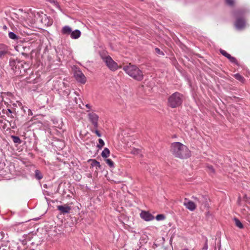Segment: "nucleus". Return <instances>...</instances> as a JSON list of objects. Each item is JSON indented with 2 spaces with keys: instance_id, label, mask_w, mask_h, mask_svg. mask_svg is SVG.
Returning a JSON list of instances; mask_svg holds the SVG:
<instances>
[{
  "instance_id": "1a4fd4ad",
  "label": "nucleus",
  "mask_w": 250,
  "mask_h": 250,
  "mask_svg": "<svg viewBox=\"0 0 250 250\" xmlns=\"http://www.w3.org/2000/svg\"><path fill=\"white\" fill-rule=\"evenodd\" d=\"M74 77L76 81L81 83H84L86 79L83 74L80 70H76L74 73Z\"/></svg>"
},
{
  "instance_id": "473e14b6",
  "label": "nucleus",
  "mask_w": 250,
  "mask_h": 250,
  "mask_svg": "<svg viewBox=\"0 0 250 250\" xmlns=\"http://www.w3.org/2000/svg\"><path fill=\"white\" fill-rule=\"evenodd\" d=\"M208 249V244L207 243H206L205 244V246H204L203 249L204 250H207Z\"/></svg>"
},
{
  "instance_id": "4be33fe9",
  "label": "nucleus",
  "mask_w": 250,
  "mask_h": 250,
  "mask_svg": "<svg viewBox=\"0 0 250 250\" xmlns=\"http://www.w3.org/2000/svg\"><path fill=\"white\" fill-rule=\"evenodd\" d=\"M35 177L36 178L40 180L42 178V174L40 173L39 170H35Z\"/></svg>"
},
{
  "instance_id": "a878e982",
  "label": "nucleus",
  "mask_w": 250,
  "mask_h": 250,
  "mask_svg": "<svg viewBox=\"0 0 250 250\" xmlns=\"http://www.w3.org/2000/svg\"><path fill=\"white\" fill-rule=\"evenodd\" d=\"M106 162L111 167H114V163L111 159H106Z\"/></svg>"
},
{
  "instance_id": "4c0bfd02",
  "label": "nucleus",
  "mask_w": 250,
  "mask_h": 250,
  "mask_svg": "<svg viewBox=\"0 0 250 250\" xmlns=\"http://www.w3.org/2000/svg\"><path fill=\"white\" fill-rule=\"evenodd\" d=\"M26 68V65H24V67L23 68V71H24V68Z\"/></svg>"
},
{
  "instance_id": "4468645a",
  "label": "nucleus",
  "mask_w": 250,
  "mask_h": 250,
  "mask_svg": "<svg viewBox=\"0 0 250 250\" xmlns=\"http://www.w3.org/2000/svg\"><path fill=\"white\" fill-rule=\"evenodd\" d=\"M81 32L79 30H75L73 31H72L70 34V37L74 39H78L80 37Z\"/></svg>"
},
{
  "instance_id": "58836bf2",
  "label": "nucleus",
  "mask_w": 250,
  "mask_h": 250,
  "mask_svg": "<svg viewBox=\"0 0 250 250\" xmlns=\"http://www.w3.org/2000/svg\"><path fill=\"white\" fill-rule=\"evenodd\" d=\"M2 250H6V249H3Z\"/></svg>"
},
{
  "instance_id": "9b49d317",
  "label": "nucleus",
  "mask_w": 250,
  "mask_h": 250,
  "mask_svg": "<svg viewBox=\"0 0 250 250\" xmlns=\"http://www.w3.org/2000/svg\"><path fill=\"white\" fill-rule=\"evenodd\" d=\"M187 208L190 211H193L196 208L195 203L191 201H189L185 198L183 203Z\"/></svg>"
},
{
  "instance_id": "412c9836",
  "label": "nucleus",
  "mask_w": 250,
  "mask_h": 250,
  "mask_svg": "<svg viewBox=\"0 0 250 250\" xmlns=\"http://www.w3.org/2000/svg\"><path fill=\"white\" fill-rule=\"evenodd\" d=\"M207 169L208 171V172L211 174H213L215 173V170L211 166H207Z\"/></svg>"
},
{
  "instance_id": "7ed1b4c3",
  "label": "nucleus",
  "mask_w": 250,
  "mask_h": 250,
  "mask_svg": "<svg viewBox=\"0 0 250 250\" xmlns=\"http://www.w3.org/2000/svg\"><path fill=\"white\" fill-rule=\"evenodd\" d=\"M182 102V95L178 92L172 94L168 98V105L172 108L179 106Z\"/></svg>"
},
{
  "instance_id": "5701e85b",
  "label": "nucleus",
  "mask_w": 250,
  "mask_h": 250,
  "mask_svg": "<svg viewBox=\"0 0 250 250\" xmlns=\"http://www.w3.org/2000/svg\"><path fill=\"white\" fill-rule=\"evenodd\" d=\"M165 218V216L163 214H158L156 216V219L157 221H162L164 220Z\"/></svg>"
},
{
  "instance_id": "dca6fc26",
  "label": "nucleus",
  "mask_w": 250,
  "mask_h": 250,
  "mask_svg": "<svg viewBox=\"0 0 250 250\" xmlns=\"http://www.w3.org/2000/svg\"><path fill=\"white\" fill-rule=\"evenodd\" d=\"M72 32L71 27L68 26H64L62 30V33L63 35H70Z\"/></svg>"
},
{
  "instance_id": "e433bc0d",
  "label": "nucleus",
  "mask_w": 250,
  "mask_h": 250,
  "mask_svg": "<svg viewBox=\"0 0 250 250\" xmlns=\"http://www.w3.org/2000/svg\"><path fill=\"white\" fill-rule=\"evenodd\" d=\"M181 250H189L187 248H185V249H182Z\"/></svg>"
},
{
  "instance_id": "b1692460",
  "label": "nucleus",
  "mask_w": 250,
  "mask_h": 250,
  "mask_svg": "<svg viewBox=\"0 0 250 250\" xmlns=\"http://www.w3.org/2000/svg\"><path fill=\"white\" fill-rule=\"evenodd\" d=\"M8 36L9 37L12 39H17L18 38L16 35L12 32H9Z\"/></svg>"
},
{
  "instance_id": "39448f33",
  "label": "nucleus",
  "mask_w": 250,
  "mask_h": 250,
  "mask_svg": "<svg viewBox=\"0 0 250 250\" xmlns=\"http://www.w3.org/2000/svg\"><path fill=\"white\" fill-rule=\"evenodd\" d=\"M103 60L107 67L111 71H115L119 68V65L109 56H103Z\"/></svg>"
},
{
  "instance_id": "0eeeda50",
  "label": "nucleus",
  "mask_w": 250,
  "mask_h": 250,
  "mask_svg": "<svg viewBox=\"0 0 250 250\" xmlns=\"http://www.w3.org/2000/svg\"><path fill=\"white\" fill-rule=\"evenodd\" d=\"M89 121L93 124L95 128L98 126L99 116L95 113L91 112L87 114Z\"/></svg>"
},
{
  "instance_id": "aec40b11",
  "label": "nucleus",
  "mask_w": 250,
  "mask_h": 250,
  "mask_svg": "<svg viewBox=\"0 0 250 250\" xmlns=\"http://www.w3.org/2000/svg\"><path fill=\"white\" fill-rule=\"evenodd\" d=\"M234 78L239 82L241 83H244L245 81V79L239 74H236L234 75Z\"/></svg>"
},
{
  "instance_id": "c85d7f7f",
  "label": "nucleus",
  "mask_w": 250,
  "mask_h": 250,
  "mask_svg": "<svg viewBox=\"0 0 250 250\" xmlns=\"http://www.w3.org/2000/svg\"><path fill=\"white\" fill-rule=\"evenodd\" d=\"M226 0L227 4L230 6L232 5L234 3V0Z\"/></svg>"
},
{
  "instance_id": "ddd939ff",
  "label": "nucleus",
  "mask_w": 250,
  "mask_h": 250,
  "mask_svg": "<svg viewBox=\"0 0 250 250\" xmlns=\"http://www.w3.org/2000/svg\"><path fill=\"white\" fill-rule=\"evenodd\" d=\"M8 52L7 47L4 44H0V59H2Z\"/></svg>"
},
{
  "instance_id": "f03ea898",
  "label": "nucleus",
  "mask_w": 250,
  "mask_h": 250,
  "mask_svg": "<svg viewBox=\"0 0 250 250\" xmlns=\"http://www.w3.org/2000/svg\"><path fill=\"white\" fill-rule=\"evenodd\" d=\"M123 69L127 75L137 81L143 79L142 72L135 65L129 64L124 67Z\"/></svg>"
},
{
  "instance_id": "6e6552de",
  "label": "nucleus",
  "mask_w": 250,
  "mask_h": 250,
  "mask_svg": "<svg viewBox=\"0 0 250 250\" xmlns=\"http://www.w3.org/2000/svg\"><path fill=\"white\" fill-rule=\"evenodd\" d=\"M240 15V13L239 12L236 13L237 19L235 23V26L236 28L238 30H242L246 26V22L244 20L240 19L238 17Z\"/></svg>"
},
{
  "instance_id": "f704fd0d",
  "label": "nucleus",
  "mask_w": 250,
  "mask_h": 250,
  "mask_svg": "<svg viewBox=\"0 0 250 250\" xmlns=\"http://www.w3.org/2000/svg\"><path fill=\"white\" fill-rule=\"evenodd\" d=\"M85 106L88 109H90V105L89 104H86Z\"/></svg>"
},
{
  "instance_id": "72a5a7b5",
  "label": "nucleus",
  "mask_w": 250,
  "mask_h": 250,
  "mask_svg": "<svg viewBox=\"0 0 250 250\" xmlns=\"http://www.w3.org/2000/svg\"><path fill=\"white\" fill-rule=\"evenodd\" d=\"M137 250H146V249L144 247H141L140 248H139V249H138Z\"/></svg>"
},
{
  "instance_id": "2eb2a0df",
  "label": "nucleus",
  "mask_w": 250,
  "mask_h": 250,
  "mask_svg": "<svg viewBox=\"0 0 250 250\" xmlns=\"http://www.w3.org/2000/svg\"><path fill=\"white\" fill-rule=\"evenodd\" d=\"M89 161L91 162V167H95L96 169L100 168L101 165L100 163L95 159H91L89 160Z\"/></svg>"
},
{
  "instance_id": "bb28decb",
  "label": "nucleus",
  "mask_w": 250,
  "mask_h": 250,
  "mask_svg": "<svg viewBox=\"0 0 250 250\" xmlns=\"http://www.w3.org/2000/svg\"><path fill=\"white\" fill-rule=\"evenodd\" d=\"M99 142L100 144L98 145V147H99L100 148L102 147L104 145V140L102 139H99Z\"/></svg>"
},
{
  "instance_id": "6ab92c4d",
  "label": "nucleus",
  "mask_w": 250,
  "mask_h": 250,
  "mask_svg": "<svg viewBox=\"0 0 250 250\" xmlns=\"http://www.w3.org/2000/svg\"><path fill=\"white\" fill-rule=\"evenodd\" d=\"M129 152L134 155H139L140 153V150L135 148H130L129 149Z\"/></svg>"
},
{
  "instance_id": "f3484780",
  "label": "nucleus",
  "mask_w": 250,
  "mask_h": 250,
  "mask_svg": "<svg viewBox=\"0 0 250 250\" xmlns=\"http://www.w3.org/2000/svg\"><path fill=\"white\" fill-rule=\"evenodd\" d=\"M235 226L240 229H243L244 228V225L241 222L236 218L233 219Z\"/></svg>"
},
{
  "instance_id": "20e7f679",
  "label": "nucleus",
  "mask_w": 250,
  "mask_h": 250,
  "mask_svg": "<svg viewBox=\"0 0 250 250\" xmlns=\"http://www.w3.org/2000/svg\"><path fill=\"white\" fill-rule=\"evenodd\" d=\"M10 65L13 70L17 71V69L20 70L21 73V69H23L24 65H26V68H24V72H25L29 68V65L23 61H20L18 59L12 60L10 61Z\"/></svg>"
},
{
  "instance_id": "9d476101",
  "label": "nucleus",
  "mask_w": 250,
  "mask_h": 250,
  "mask_svg": "<svg viewBox=\"0 0 250 250\" xmlns=\"http://www.w3.org/2000/svg\"><path fill=\"white\" fill-rule=\"evenodd\" d=\"M140 216L146 221H150L154 219V216L146 211H142L140 213Z\"/></svg>"
},
{
  "instance_id": "cd10ccee",
  "label": "nucleus",
  "mask_w": 250,
  "mask_h": 250,
  "mask_svg": "<svg viewBox=\"0 0 250 250\" xmlns=\"http://www.w3.org/2000/svg\"><path fill=\"white\" fill-rule=\"evenodd\" d=\"M12 137L13 138V141L15 143H21V140L19 137H14V136H13Z\"/></svg>"
},
{
  "instance_id": "a211bd4d",
  "label": "nucleus",
  "mask_w": 250,
  "mask_h": 250,
  "mask_svg": "<svg viewBox=\"0 0 250 250\" xmlns=\"http://www.w3.org/2000/svg\"><path fill=\"white\" fill-rule=\"evenodd\" d=\"M110 155V151L108 148H104L102 152V156L104 158H107Z\"/></svg>"
},
{
  "instance_id": "c9c22d12",
  "label": "nucleus",
  "mask_w": 250,
  "mask_h": 250,
  "mask_svg": "<svg viewBox=\"0 0 250 250\" xmlns=\"http://www.w3.org/2000/svg\"><path fill=\"white\" fill-rule=\"evenodd\" d=\"M7 111H8L9 113H12V111H11V109H8Z\"/></svg>"
},
{
  "instance_id": "423d86ee",
  "label": "nucleus",
  "mask_w": 250,
  "mask_h": 250,
  "mask_svg": "<svg viewBox=\"0 0 250 250\" xmlns=\"http://www.w3.org/2000/svg\"><path fill=\"white\" fill-rule=\"evenodd\" d=\"M19 22L23 26L26 27L29 25L30 24H32L33 21L31 19V16L29 14L24 13L21 16V18L19 19Z\"/></svg>"
},
{
  "instance_id": "7c9ffc66",
  "label": "nucleus",
  "mask_w": 250,
  "mask_h": 250,
  "mask_svg": "<svg viewBox=\"0 0 250 250\" xmlns=\"http://www.w3.org/2000/svg\"><path fill=\"white\" fill-rule=\"evenodd\" d=\"M93 132L96 134L97 135V136H98L99 137H101V134L100 132H99V131L98 130L96 129L95 130H93Z\"/></svg>"
},
{
  "instance_id": "393cba45",
  "label": "nucleus",
  "mask_w": 250,
  "mask_h": 250,
  "mask_svg": "<svg viewBox=\"0 0 250 250\" xmlns=\"http://www.w3.org/2000/svg\"><path fill=\"white\" fill-rule=\"evenodd\" d=\"M220 52L223 56H225L228 59L230 57V55L228 54L226 51L224 50H220Z\"/></svg>"
},
{
  "instance_id": "c756f323",
  "label": "nucleus",
  "mask_w": 250,
  "mask_h": 250,
  "mask_svg": "<svg viewBox=\"0 0 250 250\" xmlns=\"http://www.w3.org/2000/svg\"><path fill=\"white\" fill-rule=\"evenodd\" d=\"M155 51H156V52L159 55H164L163 52L162 51H161V50L159 48H156Z\"/></svg>"
},
{
  "instance_id": "f257e3e1",
  "label": "nucleus",
  "mask_w": 250,
  "mask_h": 250,
  "mask_svg": "<svg viewBox=\"0 0 250 250\" xmlns=\"http://www.w3.org/2000/svg\"><path fill=\"white\" fill-rule=\"evenodd\" d=\"M170 151L175 157L180 159H186L191 156V151L188 147L179 142L171 143Z\"/></svg>"
},
{
  "instance_id": "f8f14e48",
  "label": "nucleus",
  "mask_w": 250,
  "mask_h": 250,
  "mask_svg": "<svg viewBox=\"0 0 250 250\" xmlns=\"http://www.w3.org/2000/svg\"><path fill=\"white\" fill-rule=\"evenodd\" d=\"M57 208L62 214L68 213L71 210V207L67 205L58 206Z\"/></svg>"
},
{
  "instance_id": "2f4dec72",
  "label": "nucleus",
  "mask_w": 250,
  "mask_h": 250,
  "mask_svg": "<svg viewBox=\"0 0 250 250\" xmlns=\"http://www.w3.org/2000/svg\"><path fill=\"white\" fill-rule=\"evenodd\" d=\"M228 59L232 62H236L235 59L231 56H230V57H229Z\"/></svg>"
}]
</instances>
